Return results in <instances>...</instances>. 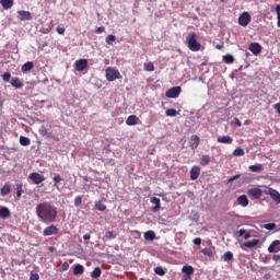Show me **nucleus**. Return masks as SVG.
<instances>
[{
	"instance_id": "23",
	"label": "nucleus",
	"mask_w": 280,
	"mask_h": 280,
	"mask_svg": "<svg viewBox=\"0 0 280 280\" xmlns=\"http://www.w3.org/2000/svg\"><path fill=\"white\" fill-rule=\"evenodd\" d=\"M144 240H147V242H153V240H156V234L152 230L147 231L144 233Z\"/></svg>"
},
{
	"instance_id": "10",
	"label": "nucleus",
	"mask_w": 280,
	"mask_h": 280,
	"mask_svg": "<svg viewBox=\"0 0 280 280\" xmlns=\"http://www.w3.org/2000/svg\"><path fill=\"white\" fill-rule=\"evenodd\" d=\"M30 178L35 185H40V183H45V176L40 175V173H31Z\"/></svg>"
},
{
	"instance_id": "21",
	"label": "nucleus",
	"mask_w": 280,
	"mask_h": 280,
	"mask_svg": "<svg viewBox=\"0 0 280 280\" xmlns=\"http://www.w3.org/2000/svg\"><path fill=\"white\" fill-rule=\"evenodd\" d=\"M237 205L241 207H248V197H246V195H241L237 198Z\"/></svg>"
},
{
	"instance_id": "31",
	"label": "nucleus",
	"mask_w": 280,
	"mask_h": 280,
	"mask_svg": "<svg viewBox=\"0 0 280 280\" xmlns=\"http://www.w3.org/2000/svg\"><path fill=\"white\" fill-rule=\"evenodd\" d=\"M91 277L92 279H98V277H102V269L100 267H95L91 272Z\"/></svg>"
},
{
	"instance_id": "17",
	"label": "nucleus",
	"mask_w": 280,
	"mask_h": 280,
	"mask_svg": "<svg viewBox=\"0 0 280 280\" xmlns=\"http://www.w3.org/2000/svg\"><path fill=\"white\" fill-rule=\"evenodd\" d=\"M259 244V240L254 238L252 241H247L243 244V246H241V248H255V246H257Z\"/></svg>"
},
{
	"instance_id": "40",
	"label": "nucleus",
	"mask_w": 280,
	"mask_h": 280,
	"mask_svg": "<svg viewBox=\"0 0 280 280\" xmlns=\"http://www.w3.org/2000/svg\"><path fill=\"white\" fill-rule=\"evenodd\" d=\"M262 166L261 164H255L249 166V172H261Z\"/></svg>"
},
{
	"instance_id": "41",
	"label": "nucleus",
	"mask_w": 280,
	"mask_h": 280,
	"mask_svg": "<svg viewBox=\"0 0 280 280\" xmlns=\"http://www.w3.org/2000/svg\"><path fill=\"white\" fill-rule=\"evenodd\" d=\"M95 209H97V211H106V205H104L102 201H97L95 203Z\"/></svg>"
},
{
	"instance_id": "46",
	"label": "nucleus",
	"mask_w": 280,
	"mask_h": 280,
	"mask_svg": "<svg viewBox=\"0 0 280 280\" xmlns=\"http://www.w3.org/2000/svg\"><path fill=\"white\" fill-rule=\"evenodd\" d=\"M275 10H276V14H277V16H278L277 25H278V27H280V5L277 4V5L275 7Z\"/></svg>"
},
{
	"instance_id": "54",
	"label": "nucleus",
	"mask_w": 280,
	"mask_h": 280,
	"mask_svg": "<svg viewBox=\"0 0 280 280\" xmlns=\"http://www.w3.org/2000/svg\"><path fill=\"white\" fill-rule=\"evenodd\" d=\"M232 125L240 127V126H242V121H240V118H234V119L232 120Z\"/></svg>"
},
{
	"instance_id": "25",
	"label": "nucleus",
	"mask_w": 280,
	"mask_h": 280,
	"mask_svg": "<svg viewBox=\"0 0 280 280\" xmlns=\"http://www.w3.org/2000/svg\"><path fill=\"white\" fill-rule=\"evenodd\" d=\"M12 191V188L10 187V184H4L2 188L0 189L1 196H8Z\"/></svg>"
},
{
	"instance_id": "6",
	"label": "nucleus",
	"mask_w": 280,
	"mask_h": 280,
	"mask_svg": "<svg viewBox=\"0 0 280 280\" xmlns=\"http://www.w3.org/2000/svg\"><path fill=\"white\" fill-rule=\"evenodd\" d=\"M250 21H252L250 13L248 12H243L238 16V25H241L242 27H248V24L250 23Z\"/></svg>"
},
{
	"instance_id": "19",
	"label": "nucleus",
	"mask_w": 280,
	"mask_h": 280,
	"mask_svg": "<svg viewBox=\"0 0 280 280\" xmlns=\"http://www.w3.org/2000/svg\"><path fill=\"white\" fill-rule=\"evenodd\" d=\"M10 83L15 89H23V85H24L23 81H21V79H19V78H12Z\"/></svg>"
},
{
	"instance_id": "8",
	"label": "nucleus",
	"mask_w": 280,
	"mask_h": 280,
	"mask_svg": "<svg viewBox=\"0 0 280 280\" xmlns=\"http://www.w3.org/2000/svg\"><path fill=\"white\" fill-rule=\"evenodd\" d=\"M58 233H60V229H58V226L49 225L44 230L43 235L44 237H49L51 235H58Z\"/></svg>"
},
{
	"instance_id": "35",
	"label": "nucleus",
	"mask_w": 280,
	"mask_h": 280,
	"mask_svg": "<svg viewBox=\"0 0 280 280\" xmlns=\"http://www.w3.org/2000/svg\"><path fill=\"white\" fill-rule=\"evenodd\" d=\"M20 143L21 145H30V143H32V140H30V138L21 136L20 137Z\"/></svg>"
},
{
	"instance_id": "37",
	"label": "nucleus",
	"mask_w": 280,
	"mask_h": 280,
	"mask_svg": "<svg viewBox=\"0 0 280 280\" xmlns=\"http://www.w3.org/2000/svg\"><path fill=\"white\" fill-rule=\"evenodd\" d=\"M115 40H117V37L115 35H107L105 38V43H107V45H113Z\"/></svg>"
},
{
	"instance_id": "24",
	"label": "nucleus",
	"mask_w": 280,
	"mask_h": 280,
	"mask_svg": "<svg viewBox=\"0 0 280 280\" xmlns=\"http://www.w3.org/2000/svg\"><path fill=\"white\" fill-rule=\"evenodd\" d=\"M137 121H139V118L135 115H131L127 118L126 124L127 126H137Z\"/></svg>"
},
{
	"instance_id": "22",
	"label": "nucleus",
	"mask_w": 280,
	"mask_h": 280,
	"mask_svg": "<svg viewBox=\"0 0 280 280\" xmlns=\"http://www.w3.org/2000/svg\"><path fill=\"white\" fill-rule=\"evenodd\" d=\"M34 69V62L28 61L22 66V73H27L28 71H32Z\"/></svg>"
},
{
	"instance_id": "59",
	"label": "nucleus",
	"mask_w": 280,
	"mask_h": 280,
	"mask_svg": "<svg viewBox=\"0 0 280 280\" xmlns=\"http://www.w3.org/2000/svg\"><path fill=\"white\" fill-rule=\"evenodd\" d=\"M83 240H85V241L91 240V234H85V235L83 236Z\"/></svg>"
},
{
	"instance_id": "32",
	"label": "nucleus",
	"mask_w": 280,
	"mask_h": 280,
	"mask_svg": "<svg viewBox=\"0 0 280 280\" xmlns=\"http://www.w3.org/2000/svg\"><path fill=\"white\" fill-rule=\"evenodd\" d=\"M223 61L225 65H233L235 62V58L232 55L223 56Z\"/></svg>"
},
{
	"instance_id": "29",
	"label": "nucleus",
	"mask_w": 280,
	"mask_h": 280,
	"mask_svg": "<svg viewBox=\"0 0 280 280\" xmlns=\"http://www.w3.org/2000/svg\"><path fill=\"white\" fill-rule=\"evenodd\" d=\"M199 163H200V165H202V167L209 165V163H211V156L202 155Z\"/></svg>"
},
{
	"instance_id": "56",
	"label": "nucleus",
	"mask_w": 280,
	"mask_h": 280,
	"mask_svg": "<svg viewBox=\"0 0 280 280\" xmlns=\"http://www.w3.org/2000/svg\"><path fill=\"white\" fill-rule=\"evenodd\" d=\"M237 178H240V174H236V175L230 177L228 183H233V180H237Z\"/></svg>"
},
{
	"instance_id": "36",
	"label": "nucleus",
	"mask_w": 280,
	"mask_h": 280,
	"mask_svg": "<svg viewBox=\"0 0 280 280\" xmlns=\"http://www.w3.org/2000/svg\"><path fill=\"white\" fill-rule=\"evenodd\" d=\"M224 261H233V253L232 252H225L222 256Z\"/></svg>"
},
{
	"instance_id": "18",
	"label": "nucleus",
	"mask_w": 280,
	"mask_h": 280,
	"mask_svg": "<svg viewBox=\"0 0 280 280\" xmlns=\"http://www.w3.org/2000/svg\"><path fill=\"white\" fill-rule=\"evenodd\" d=\"M218 143H225L231 145L233 143V138L231 136H221L217 139Z\"/></svg>"
},
{
	"instance_id": "5",
	"label": "nucleus",
	"mask_w": 280,
	"mask_h": 280,
	"mask_svg": "<svg viewBox=\"0 0 280 280\" xmlns=\"http://www.w3.org/2000/svg\"><path fill=\"white\" fill-rule=\"evenodd\" d=\"M183 89L180 86H174L168 89L165 92V96L168 97L170 100H176V97H178V95H180Z\"/></svg>"
},
{
	"instance_id": "62",
	"label": "nucleus",
	"mask_w": 280,
	"mask_h": 280,
	"mask_svg": "<svg viewBox=\"0 0 280 280\" xmlns=\"http://www.w3.org/2000/svg\"><path fill=\"white\" fill-rule=\"evenodd\" d=\"M224 1H226V0H221L222 3H224Z\"/></svg>"
},
{
	"instance_id": "28",
	"label": "nucleus",
	"mask_w": 280,
	"mask_h": 280,
	"mask_svg": "<svg viewBox=\"0 0 280 280\" xmlns=\"http://www.w3.org/2000/svg\"><path fill=\"white\" fill-rule=\"evenodd\" d=\"M182 271L184 272L185 276H190L194 275V267L187 265V266H184L182 268Z\"/></svg>"
},
{
	"instance_id": "38",
	"label": "nucleus",
	"mask_w": 280,
	"mask_h": 280,
	"mask_svg": "<svg viewBox=\"0 0 280 280\" xmlns=\"http://www.w3.org/2000/svg\"><path fill=\"white\" fill-rule=\"evenodd\" d=\"M52 180H54V187H56V189H58V184L59 183H62V180H65V178H62V176H60V175H56L54 178H52Z\"/></svg>"
},
{
	"instance_id": "16",
	"label": "nucleus",
	"mask_w": 280,
	"mask_h": 280,
	"mask_svg": "<svg viewBox=\"0 0 280 280\" xmlns=\"http://www.w3.org/2000/svg\"><path fill=\"white\" fill-rule=\"evenodd\" d=\"M151 205H154V207L152 208V211L154 213H156V211H161V199H159L158 197H152Z\"/></svg>"
},
{
	"instance_id": "14",
	"label": "nucleus",
	"mask_w": 280,
	"mask_h": 280,
	"mask_svg": "<svg viewBox=\"0 0 280 280\" xmlns=\"http://www.w3.org/2000/svg\"><path fill=\"white\" fill-rule=\"evenodd\" d=\"M200 176V166L194 165L190 170V180H198Z\"/></svg>"
},
{
	"instance_id": "4",
	"label": "nucleus",
	"mask_w": 280,
	"mask_h": 280,
	"mask_svg": "<svg viewBox=\"0 0 280 280\" xmlns=\"http://www.w3.org/2000/svg\"><path fill=\"white\" fill-rule=\"evenodd\" d=\"M264 194L266 196H270L271 200H273L276 205H280V194L276 189L267 188L264 190Z\"/></svg>"
},
{
	"instance_id": "52",
	"label": "nucleus",
	"mask_w": 280,
	"mask_h": 280,
	"mask_svg": "<svg viewBox=\"0 0 280 280\" xmlns=\"http://www.w3.org/2000/svg\"><path fill=\"white\" fill-rule=\"evenodd\" d=\"M192 244H195V246H200V244H202V238L200 237L194 238Z\"/></svg>"
},
{
	"instance_id": "2",
	"label": "nucleus",
	"mask_w": 280,
	"mask_h": 280,
	"mask_svg": "<svg viewBox=\"0 0 280 280\" xmlns=\"http://www.w3.org/2000/svg\"><path fill=\"white\" fill-rule=\"evenodd\" d=\"M186 45L190 51H200L202 44L198 42V34L191 32L186 37Z\"/></svg>"
},
{
	"instance_id": "20",
	"label": "nucleus",
	"mask_w": 280,
	"mask_h": 280,
	"mask_svg": "<svg viewBox=\"0 0 280 280\" xmlns=\"http://www.w3.org/2000/svg\"><path fill=\"white\" fill-rule=\"evenodd\" d=\"M0 4L2 5L3 10H10L14 5L13 0H0Z\"/></svg>"
},
{
	"instance_id": "34",
	"label": "nucleus",
	"mask_w": 280,
	"mask_h": 280,
	"mask_svg": "<svg viewBox=\"0 0 280 280\" xmlns=\"http://www.w3.org/2000/svg\"><path fill=\"white\" fill-rule=\"evenodd\" d=\"M236 233H237L238 237L244 236V240L250 238V233H246V230H238Z\"/></svg>"
},
{
	"instance_id": "50",
	"label": "nucleus",
	"mask_w": 280,
	"mask_h": 280,
	"mask_svg": "<svg viewBox=\"0 0 280 280\" xmlns=\"http://www.w3.org/2000/svg\"><path fill=\"white\" fill-rule=\"evenodd\" d=\"M270 259H272V257L270 255H265L261 258L262 264H270Z\"/></svg>"
},
{
	"instance_id": "30",
	"label": "nucleus",
	"mask_w": 280,
	"mask_h": 280,
	"mask_svg": "<svg viewBox=\"0 0 280 280\" xmlns=\"http://www.w3.org/2000/svg\"><path fill=\"white\" fill-rule=\"evenodd\" d=\"M202 255H205L206 257H214L215 252H213V249L206 247L203 249H201Z\"/></svg>"
},
{
	"instance_id": "13",
	"label": "nucleus",
	"mask_w": 280,
	"mask_h": 280,
	"mask_svg": "<svg viewBox=\"0 0 280 280\" xmlns=\"http://www.w3.org/2000/svg\"><path fill=\"white\" fill-rule=\"evenodd\" d=\"M199 145L200 137H198L197 135H192L189 140V147L191 148V150H196V148H198Z\"/></svg>"
},
{
	"instance_id": "33",
	"label": "nucleus",
	"mask_w": 280,
	"mask_h": 280,
	"mask_svg": "<svg viewBox=\"0 0 280 280\" xmlns=\"http://www.w3.org/2000/svg\"><path fill=\"white\" fill-rule=\"evenodd\" d=\"M0 218H10V209L2 207L0 209Z\"/></svg>"
},
{
	"instance_id": "27",
	"label": "nucleus",
	"mask_w": 280,
	"mask_h": 280,
	"mask_svg": "<svg viewBox=\"0 0 280 280\" xmlns=\"http://www.w3.org/2000/svg\"><path fill=\"white\" fill-rule=\"evenodd\" d=\"M73 275H84V266L80 264L74 265Z\"/></svg>"
},
{
	"instance_id": "60",
	"label": "nucleus",
	"mask_w": 280,
	"mask_h": 280,
	"mask_svg": "<svg viewBox=\"0 0 280 280\" xmlns=\"http://www.w3.org/2000/svg\"><path fill=\"white\" fill-rule=\"evenodd\" d=\"M182 280H191V276H184Z\"/></svg>"
},
{
	"instance_id": "48",
	"label": "nucleus",
	"mask_w": 280,
	"mask_h": 280,
	"mask_svg": "<svg viewBox=\"0 0 280 280\" xmlns=\"http://www.w3.org/2000/svg\"><path fill=\"white\" fill-rule=\"evenodd\" d=\"M265 229H267V231H275V229H277V224L267 223V224H265Z\"/></svg>"
},
{
	"instance_id": "42",
	"label": "nucleus",
	"mask_w": 280,
	"mask_h": 280,
	"mask_svg": "<svg viewBox=\"0 0 280 280\" xmlns=\"http://www.w3.org/2000/svg\"><path fill=\"white\" fill-rule=\"evenodd\" d=\"M105 237H106V240H115L117 237V234L113 231H107L105 233Z\"/></svg>"
},
{
	"instance_id": "7",
	"label": "nucleus",
	"mask_w": 280,
	"mask_h": 280,
	"mask_svg": "<svg viewBox=\"0 0 280 280\" xmlns=\"http://www.w3.org/2000/svg\"><path fill=\"white\" fill-rule=\"evenodd\" d=\"M262 195H264V190H261L260 188L247 189V196H249V198H254L255 200H261Z\"/></svg>"
},
{
	"instance_id": "15",
	"label": "nucleus",
	"mask_w": 280,
	"mask_h": 280,
	"mask_svg": "<svg viewBox=\"0 0 280 280\" xmlns=\"http://www.w3.org/2000/svg\"><path fill=\"white\" fill-rule=\"evenodd\" d=\"M20 21H32V13L30 11H19Z\"/></svg>"
},
{
	"instance_id": "47",
	"label": "nucleus",
	"mask_w": 280,
	"mask_h": 280,
	"mask_svg": "<svg viewBox=\"0 0 280 280\" xmlns=\"http://www.w3.org/2000/svg\"><path fill=\"white\" fill-rule=\"evenodd\" d=\"M11 78H12V74H10V72H5L2 74L3 82H10Z\"/></svg>"
},
{
	"instance_id": "45",
	"label": "nucleus",
	"mask_w": 280,
	"mask_h": 280,
	"mask_svg": "<svg viewBox=\"0 0 280 280\" xmlns=\"http://www.w3.org/2000/svg\"><path fill=\"white\" fill-rule=\"evenodd\" d=\"M144 71H154V63L152 62H148V63H144Z\"/></svg>"
},
{
	"instance_id": "3",
	"label": "nucleus",
	"mask_w": 280,
	"mask_h": 280,
	"mask_svg": "<svg viewBox=\"0 0 280 280\" xmlns=\"http://www.w3.org/2000/svg\"><path fill=\"white\" fill-rule=\"evenodd\" d=\"M105 73L107 82H115V80L121 79V73H119V70H116L115 68H107Z\"/></svg>"
},
{
	"instance_id": "55",
	"label": "nucleus",
	"mask_w": 280,
	"mask_h": 280,
	"mask_svg": "<svg viewBox=\"0 0 280 280\" xmlns=\"http://www.w3.org/2000/svg\"><path fill=\"white\" fill-rule=\"evenodd\" d=\"M105 31H106V28L104 26L97 27L96 34H104Z\"/></svg>"
},
{
	"instance_id": "1",
	"label": "nucleus",
	"mask_w": 280,
	"mask_h": 280,
	"mask_svg": "<svg viewBox=\"0 0 280 280\" xmlns=\"http://www.w3.org/2000/svg\"><path fill=\"white\" fill-rule=\"evenodd\" d=\"M36 213L44 224H51L58 218V208L49 202H42L36 206Z\"/></svg>"
},
{
	"instance_id": "51",
	"label": "nucleus",
	"mask_w": 280,
	"mask_h": 280,
	"mask_svg": "<svg viewBox=\"0 0 280 280\" xmlns=\"http://www.w3.org/2000/svg\"><path fill=\"white\" fill-rule=\"evenodd\" d=\"M40 277L38 276L37 272L32 271L30 275V280H39Z\"/></svg>"
},
{
	"instance_id": "44",
	"label": "nucleus",
	"mask_w": 280,
	"mask_h": 280,
	"mask_svg": "<svg viewBox=\"0 0 280 280\" xmlns=\"http://www.w3.org/2000/svg\"><path fill=\"white\" fill-rule=\"evenodd\" d=\"M154 272H155V275H159V277L165 276V269H163V267H156L154 269Z\"/></svg>"
},
{
	"instance_id": "61",
	"label": "nucleus",
	"mask_w": 280,
	"mask_h": 280,
	"mask_svg": "<svg viewBox=\"0 0 280 280\" xmlns=\"http://www.w3.org/2000/svg\"><path fill=\"white\" fill-rule=\"evenodd\" d=\"M49 250H50V253H52V250H54V247H49Z\"/></svg>"
},
{
	"instance_id": "57",
	"label": "nucleus",
	"mask_w": 280,
	"mask_h": 280,
	"mask_svg": "<svg viewBox=\"0 0 280 280\" xmlns=\"http://www.w3.org/2000/svg\"><path fill=\"white\" fill-rule=\"evenodd\" d=\"M271 259H272L273 261H280V254H273L272 257H271Z\"/></svg>"
},
{
	"instance_id": "9",
	"label": "nucleus",
	"mask_w": 280,
	"mask_h": 280,
	"mask_svg": "<svg viewBox=\"0 0 280 280\" xmlns=\"http://www.w3.org/2000/svg\"><path fill=\"white\" fill-rule=\"evenodd\" d=\"M89 67V60L88 59H79L74 62V69L75 71H84Z\"/></svg>"
},
{
	"instance_id": "43",
	"label": "nucleus",
	"mask_w": 280,
	"mask_h": 280,
	"mask_svg": "<svg viewBox=\"0 0 280 280\" xmlns=\"http://www.w3.org/2000/svg\"><path fill=\"white\" fill-rule=\"evenodd\" d=\"M176 115H178V112H176V109L174 108H170L166 110V117H176Z\"/></svg>"
},
{
	"instance_id": "49",
	"label": "nucleus",
	"mask_w": 280,
	"mask_h": 280,
	"mask_svg": "<svg viewBox=\"0 0 280 280\" xmlns=\"http://www.w3.org/2000/svg\"><path fill=\"white\" fill-rule=\"evenodd\" d=\"M82 205V196H77L74 198V207H80Z\"/></svg>"
},
{
	"instance_id": "11",
	"label": "nucleus",
	"mask_w": 280,
	"mask_h": 280,
	"mask_svg": "<svg viewBox=\"0 0 280 280\" xmlns=\"http://www.w3.org/2000/svg\"><path fill=\"white\" fill-rule=\"evenodd\" d=\"M248 49L254 56H259V54H261V45L259 43L249 44Z\"/></svg>"
},
{
	"instance_id": "39",
	"label": "nucleus",
	"mask_w": 280,
	"mask_h": 280,
	"mask_svg": "<svg viewBox=\"0 0 280 280\" xmlns=\"http://www.w3.org/2000/svg\"><path fill=\"white\" fill-rule=\"evenodd\" d=\"M233 154H234V156H244V154H246V152H245L244 149H242V148H236V149L233 151Z\"/></svg>"
},
{
	"instance_id": "58",
	"label": "nucleus",
	"mask_w": 280,
	"mask_h": 280,
	"mask_svg": "<svg viewBox=\"0 0 280 280\" xmlns=\"http://www.w3.org/2000/svg\"><path fill=\"white\" fill-rule=\"evenodd\" d=\"M57 32L59 33V34H65V27H60V26H58L57 27Z\"/></svg>"
},
{
	"instance_id": "26",
	"label": "nucleus",
	"mask_w": 280,
	"mask_h": 280,
	"mask_svg": "<svg viewBox=\"0 0 280 280\" xmlns=\"http://www.w3.org/2000/svg\"><path fill=\"white\" fill-rule=\"evenodd\" d=\"M15 187H16V197L21 198L23 196V194H25V190H23V184L18 183V184H15Z\"/></svg>"
},
{
	"instance_id": "12",
	"label": "nucleus",
	"mask_w": 280,
	"mask_h": 280,
	"mask_svg": "<svg viewBox=\"0 0 280 280\" xmlns=\"http://www.w3.org/2000/svg\"><path fill=\"white\" fill-rule=\"evenodd\" d=\"M268 253H280V241L276 240L273 242L270 243V245L268 246Z\"/></svg>"
},
{
	"instance_id": "53",
	"label": "nucleus",
	"mask_w": 280,
	"mask_h": 280,
	"mask_svg": "<svg viewBox=\"0 0 280 280\" xmlns=\"http://www.w3.org/2000/svg\"><path fill=\"white\" fill-rule=\"evenodd\" d=\"M66 270H69V262H63V264L61 265L60 271H61V272H66Z\"/></svg>"
}]
</instances>
